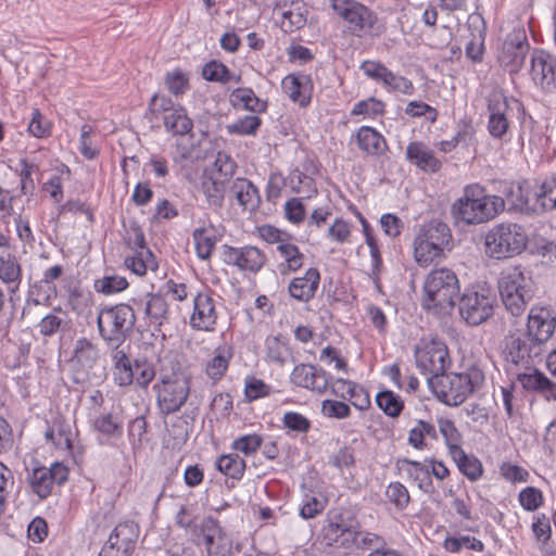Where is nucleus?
<instances>
[{
  "label": "nucleus",
  "mask_w": 556,
  "mask_h": 556,
  "mask_svg": "<svg viewBox=\"0 0 556 556\" xmlns=\"http://www.w3.org/2000/svg\"><path fill=\"white\" fill-rule=\"evenodd\" d=\"M376 403L387 416L392 418L399 417L404 408L402 399L390 390L379 392Z\"/></svg>",
  "instance_id": "ea45409f"
},
{
  "label": "nucleus",
  "mask_w": 556,
  "mask_h": 556,
  "mask_svg": "<svg viewBox=\"0 0 556 556\" xmlns=\"http://www.w3.org/2000/svg\"><path fill=\"white\" fill-rule=\"evenodd\" d=\"M332 10L348 24L349 31L358 35L376 23L375 13L356 0H330Z\"/></svg>",
  "instance_id": "f8f14e48"
},
{
  "label": "nucleus",
  "mask_w": 556,
  "mask_h": 556,
  "mask_svg": "<svg viewBox=\"0 0 556 556\" xmlns=\"http://www.w3.org/2000/svg\"><path fill=\"white\" fill-rule=\"evenodd\" d=\"M139 535V527L134 521L118 523L111 532L104 545L132 554Z\"/></svg>",
  "instance_id": "b1692460"
},
{
  "label": "nucleus",
  "mask_w": 556,
  "mask_h": 556,
  "mask_svg": "<svg viewBox=\"0 0 556 556\" xmlns=\"http://www.w3.org/2000/svg\"><path fill=\"white\" fill-rule=\"evenodd\" d=\"M153 389L161 413L169 415L185 405L190 393V379L184 375L164 376Z\"/></svg>",
  "instance_id": "1a4fd4ad"
},
{
  "label": "nucleus",
  "mask_w": 556,
  "mask_h": 556,
  "mask_svg": "<svg viewBox=\"0 0 556 556\" xmlns=\"http://www.w3.org/2000/svg\"><path fill=\"white\" fill-rule=\"evenodd\" d=\"M520 505L528 511L538 509L543 503L542 492L533 486H528L519 493Z\"/></svg>",
  "instance_id": "338daca9"
},
{
  "label": "nucleus",
  "mask_w": 556,
  "mask_h": 556,
  "mask_svg": "<svg viewBox=\"0 0 556 556\" xmlns=\"http://www.w3.org/2000/svg\"><path fill=\"white\" fill-rule=\"evenodd\" d=\"M277 251L285 263L279 265L281 275H288L299 270L304 263V254L300 252L299 248L291 243L289 240L283 244L277 245Z\"/></svg>",
  "instance_id": "473e14b6"
},
{
  "label": "nucleus",
  "mask_w": 556,
  "mask_h": 556,
  "mask_svg": "<svg viewBox=\"0 0 556 556\" xmlns=\"http://www.w3.org/2000/svg\"><path fill=\"white\" fill-rule=\"evenodd\" d=\"M422 307L435 315L451 313L460 292L459 280L456 274L441 267L431 270L424 282Z\"/></svg>",
  "instance_id": "7ed1b4c3"
},
{
  "label": "nucleus",
  "mask_w": 556,
  "mask_h": 556,
  "mask_svg": "<svg viewBox=\"0 0 556 556\" xmlns=\"http://www.w3.org/2000/svg\"><path fill=\"white\" fill-rule=\"evenodd\" d=\"M355 140L358 148L368 155L382 154L387 149L384 138L369 126H362L355 135Z\"/></svg>",
  "instance_id": "c85d7f7f"
},
{
  "label": "nucleus",
  "mask_w": 556,
  "mask_h": 556,
  "mask_svg": "<svg viewBox=\"0 0 556 556\" xmlns=\"http://www.w3.org/2000/svg\"><path fill=\"white\" fill-rule=\"evenodd\" d=\"M529 43L521 30L509 33L498 49L497 61L509 74H517L523 66Z\"/></svg>",
  "instance_id": "ddd939ff"
},
{
  "label": "nucleus",
  "mask_w": 556,
  "mask_h": 556,
  "mask_svg": "<svg viewBox=\"0 0 556 556\" xmlns=\"http://www.w3.org/2000/svg\"><path fill=\"white\" fill-rule=\"evenodd\" d=\"M498 291L505 308L513 316H520L533 298V281L528 271L515 266L502 274Z\"/></svg>",
  "instance_id": "0eeeda50"
},
{
  "label": "nucleus",
  "mask_w": 556,
  "mask_h": 556,
  "mask_svg": "<svg viewBox=\"0 0 556 556\" xmlns=\"http://www.w3.org/2000/svg\"><path fill=\"white\" fill-rule=\"evenodd\" d=\"M230 358V348L218 346L215 350L214 357L206 365L207 376L215 381L219 380L228 369Z\"/></svg>",
  "instance_id": "4c0bfd02"
},
{
  "label": "nucleus",
  "mask_w": 556,
  "mask_h": 556,
  "mask_svg": "<svg viewBox=\"0 0 556 556\" xmlns=\"http://www.w3.org/2000/svg\"><path fill=\"white\" fill-rule=\"evenodd\" d=\"M247 464L237 453L224 454L216 459V468L225 476L240 480L245 471Z\"/></svg>",
  "instance_id": "f704fd0d"
},
{
  "label": "nucleus",
  "mask_w": 556,
  "mask_h": 556,
  "mask_svg": "<svg viewBox=\"0 0 556 556\" xmlns=\"http://www.w3.org/2000/svg\"><path fill=\"white\" fill-rule=\"evenodd\" d=\"M93 427L108 437H119L123 432L122 421L111 413L97 417Z\"/></svg>",
  "instance_id": "de8ad7c7"
},
{
  "label": "nucleus",
  "mask_w": 556,
  "mask_h": 556,
  "mask_svg": "<svg viewBox=\"0 0 556 556\" xmlns=\"http://www.w3.org/2000/svg\"><path fill=\"white\" fill-rule=\"evenodd\" d=\"M457 464L459 471L466 476L469 480H478L483 472L482 464L475 456H469L462 448L458 453L451 455Z\"/></svg>",
  "instance_id": "58836bf2"
},
{
  "label": "nucleus",
  "mask_w": 556,
  "mask_h": 556,
  "mask_svg": "<svg viewBox=\"0 0 556 556\" xmlns=\"http://www.w3.org/2000/svg\"><path fill=\"white\" fill-rule=\"evenodd\" d=\"M223 258L227 265L237 266L241 270L250 273H257L266 263V255L253 245L235 248L225 244Z\"/></svg>",
  "instance_id": "aec40b11"
},
{
  "label": "nucleus",
  "mask_w": 556,
  "mask_h": 556,
  "mask_svg": "<svg viewBox=\"0 0 556 556\" xmlns=\"http://www.w3.org/2000/svg\"><path fill=\"white\" fill-rule=\"evenodd\" d=\"M450 227L442 222L431 220L422 225L414 240V256L420 266H428L435 258L444 255V251L453 248Z\"/></svg>",
  "instance_id": "6e6552de"
},
{
  "label": "nucleus",
  "mask_w": 556,
  "mask_h": 556,
  "mask_svg": "<svg viewBox=\"0 0 556 556\" xmlns=\"http://www.w3.org/2000/svg\"><path fill=\"white\" fill-rule=\"evenodd\" d=\"M179 104H175L172 99L167 98L165 94L155 93L152 96L149 102V111L155 117L164 116L169 113L172 110L178 108Z\"/></svg>",
  "instance_id": "e2e57ef3"
},
{
  "label": "nucleus",
  "mask_w": 556,
  "mask_h": 556,
  "mask_svg": "<svg viewBox=\"0 0 556 556\" xmlns=\"http://www.w3.org/2000/svg\"><path fill=\"white\" fill-rule=\"evenodd\" d=\"M197 255L201 260H207L211 257L212 251L216 244V238L210 233L207 228H197L192 233Z\"/></svg>",
  "instance_id": "c03bdc74"
},
{
  "label": "nucleus",
  "mask_w": 556,
  "mask_h": 556,
  "mask_svg": "<svg viewBox=\"0 0 556 556\" xmlns=\"http://www.w3.org/2000/svg\"><path fill=\"white\" fill-rule=\"evenodd\" d=\"M128 287L126 278L117 275L104 276L94 281V289L106 295L124 291Z\"/></svg>",
  "instance_id": "49530a36"
},
{
  "label": "nucleus",
  "mask_w": 556,
  "mask_h": 556,
  "mask_svg": "<svg viewBox=\"0 0 556 556\" xmlns=\"http://www.w3.org/2000/svg\"><path fill=\"white\" fill-rule=\"evenodd\" d=\"M416 364L428 378L444 375L450 365L446 345L441 341H432L416 350Z\"/></svg>",
  "instance_id": "2eb2a0df"
},
{
  "label": "nucleus",
  "mask_w": 556,
  "mask_h": 556,
  "mask_svg": "<svg viewBox=\"0 0 556 556\" xmlns=\"http://www.w3.org/2000/svg\"><path fill=\"white\" fill-rule=\"evenodd\" d=\"M528 236L522 226L516 223L494 225L484 236L485 254L495 260L519 255L527 247Z\"/></svg>",
  "instance_id": "423d86ee"
},
{
  "label": "nucleus",
  "mask_w": 556,
  "mask_h": 556,
  "mask_svg": "<svg viewBox=\"0 0 556 556\" xmlns=\"http://www.w3.org/2000/svg\"><path fill=\"white\" fill-rule=\"evenodd\" d=\"M162 118L165 129L175 136H185L193 128L192 119L188 116L186 109L181 105L172 110Z\"/></svg>",
  "instance_id": "7c9ffc66"
},
{
  "label": "nucleus",
  "mask_w": 556,
  "mask_h": 556,
  "mask_svg": "<svg viewBox=\"0 0 556 556\" xmlns=\"http://www.w3.org/2000/svg\"><path fill=\"white\" fill-rule=\"evenodd\" d=\"M231 102L242 104L245 110L251 112H263L266 110V102L258 99L250 88H237L232 91Z\"/></svg>",
  "instance_id": "a19ab883"
},
{
  "label": "nucleus",
  "mask_w": 556,
  "mask_h": 556,
  "mask_svg": "<svg viewBox=\"0 0 556 556\" xmlns=\"http://www.w3.org/2000/svg\"><path fill=\"white\" fill-rule=\"evenodd\" d=\"M202 76L208 81L227 83L230 80V73L225 64L218 61L206 63L202 70Z\"/></svg>",
  "instance_id": "6e6d98bb"
},
{
  "label": "nucleus",
  "mask_w": 556,
  "mask_h": 556,
  "mask_svg": "<svg viewBox=\"0 0 556 556\" xmlns=\"http://www.w3.org/2000/svg\"><path fill=\"white\" fill-rule=\"evenodd\" d=\"M387 500L393 504L399 510H403L409 503V493L401 482H392L386 490Z\"/></svg>",
  "instance_id": "3c124183"
},
{
  "label": "nucleus",
  "mask_w": 556,
  "mask_h": 556,
  "mask_svg": "<svg viewBox=\"0 0 556 556\" xmlns=\"http://www.w3.org/2000/svg\"><path fill=\"white\" fill-rule=\"evenodd\" d=\"M326 545L342 548L345 554L355 551H376L386 545L382 536L365 530H356L354 519L348 513L330 510L321 529Z\"/></svg>",
  "instance_id": "f257e3e1"
},
{
  "label": "nucleus",
  "mask_w": 556,
  "mask_h": 556,
  "mask_svg": "<svg viewBox=\"0 0 556 556\" xmlns=\"http://www.w3.org/2000/svg\"><path fill=\"white\" fill-rule=\"evenodd\" d=\"M330 379L331 376L324 369L304 363L296 365L290 375V382L292 384L318 394L327 391Z\"/></svg>",
  "instance_id": "412c9836"
},
{
  "label": "nucleus",
  "mask_w": 556,
  "mask_h": 556,
  "mask_svg": "<svg viewBox=\"0 0 556 556\" xmlns=\"http://www.w3.org/2000/svg\"><path fill=\"white\" fill-rule=\"evenodd\" d=\"M202 192L205 195L208 207L219 210L225 199V182L212 176H205L201 182Z\"/></svg>",
  "instance_id": "72a5a7b5"
},
{
  "label": "nucleus",
  "mask_w": 556,
  "mask_h": 556,
  "mask_svg": "<svg viewBox=\"0 0 556 556\" xmlns=\"http://www.w3.org/2000/svg\"><path fill=\"white\" fill-rule=\"evenodd\" d=\"M28 131L36 138L48 137L51 132L50 122L37 109L33 111L31 119L28 124Z\"/></svg>",
  "instance_id": "680f3d73"
},
{
  "label": "nucleus",
  "mask_w": 556,
  "mask_h": 556,
  "mask_svg": "<svg viewBox=\"0 0 556 556\" xmlns=\"http://www.w3.org/2000/svg\"><path fill=\"white\" fill-rule=\"evenodd\" d=\"M63 275V266L54 265L43 271L42 278L40 281L35 282L30 286L29 293L34 294L36 288H47L45 291L46 296L49 298L51 293L55 292V286H52L54 280H58Z\"/></svg>",
  "instance_id": "864d4df0"
},
{
  "label": "nucleus",
  "mask_w": 556,
  "mask_h": 556,
  "mask_svg": "<svg viewBox=\"0 0 556 556\" xmlns=\"http://www.w3.org/2000/svg\"><path fill=\"white\" fill-rule=\"evenodd\" d=\"M504 210L505 200L502 197L486 194L478 185L467 186L464 195L452 205L454 217L468 225L486 223Z\"/></svg>",
  "instance_id": "f03ea898"
},
{
  "label": "nucleus",
  "mask_w": 556,
  "mask_h": 556,
  "mask_svg": "<svg viewBox=\"0 0 556 556\" xmlns=\"http://www.w3.org/2000/svg\"><path fill=\"white\" fill-rule=\"evenodd\" d=\"M518 380L527 390L541 392L548 400H556V383L534 369L530 374H518Z\"/></svg>",
  "instance_id": "c756f323"
},
{
  "label": "nucleus",
  "mask_w": 556,
  "mask_h": 556,
  "mask_svg": "<svg viewBox=\"0 0 556 556\" xmlns=\"http://www.w3.org/2000/svg\"><path fill=\"white\" fill-rule=\"evenodd\" d=\"M113 348L114 380L121 387L130 386L135 378V366L132 367L129 357L119 346Z\"/></svg>",
  "instance_id": "2f4dec72"
},
{
  "label": "nucleus",
  "mask_w": 556,
  "mask_h": 556,
  "mask_svg": "<svg viewBox=\"0 0 556 556\" xmlns=\"http://www.w3.org/2000/svg\"><path fill=\"white\" fill-rule=\"evenodd\" d=\"M21 266L14 257H0V278L7 283H15L14 291L21 281Z\"/></svg>",
  "instance_id": "09e8293b"
},
{
  "label": "nucleus",
  "mask_w": 556,
  "mask_h": 556,
  "mask_svg": "<svg viewBox=\"0 0 556 556\" xmlns=\"http://www.w3.org/2000/svg\"><path fill=\"white\" fill-rule=\"evenodd\" d=\"M306 14L307 11L299 4L295 8L283 11L280 22L281 29L285 33H293L303 28L307 22Z\"/></svg>",
  "instance_id": "79ce46f5"
},
{
  "label": "nucleus",
  "mask_w": 556,
  "mask_h": 556,
  "mask_svg": "<svg viewBox=\"0 0 556 556\" xmlns=\"http://www.w3.org/2000/svg\"><path fill=\"white\" fill-rule=\"evenodd\" d=\"M261 118L255 115H248L227 126L229 134L253 135L261 126Z\"/></svg>",
  "instance_id": "bf43d9fd"
},
{
  "label": "nucleus",
  "mask_w": 556,
  "mask_h": 556,
  "mask_svg": "<svg viewBox=\"0 0 556 556\" xmlns=\"http://www.w3.org/2000/svg\"><path fill=\"white\" fill-rule=\"evenodd\" d=\"M504 353L508 363L530 368L536 359L542 361L545 351L530 340L522 330H516L506 337Z\"/></svg>",
  "instance_id": "9b49d317"
},
{
  "label": "nucleus",
  "mask_w": 556,
  "mask_h": 556,
  "mask_svg": "<svg viewBox=\"0 0 556 556\" xmlns=\"http://www.w3.org/2000/svg\"><path fill=\"white\" fill-rule=\"evenodd\" d=\"M164 84L166 89L174 96L184 94L189 89V79L180 70L168 72L165 75Z\"/></svg>",
  "instance_id": "603ef678"
},
{
  "label": "nucleus",
  "mask_w": 556,
  "mask_h": 556,
  "mask_svg": "<svg viewBox=\"0 0 556 556\" xmlns=\"http://www.w3.org/2000/svg\"><path fill=\"white\" fill-rule=\"evenodd\" d=\"M438 427L441 435L444 439V442L447 446L448 453L451 455L458 453L462 450V433L456 428L454 421L448 418L440 417L438 418Z\"/></svg>",
  "instance_id": "e433bc0d"
},
{
  "label": "nucleus",
  "mask_w": 556,
  "mask_h": 556,
  "mask_svg": "<svg viewBox=\"0 0 556 556\" xmlns=\"http://www.w3.org/2000/svg\"><path fill=\"white\" fill-rule=\"evenodd\" d=\"M536 202L543 211L556 208V175L546 178L535 192Z\"/></svg>",
  "instance_id": "37998d69"
},
{
  "label": "nucleus",
  "mask_w": 556,
  "mask_h": 556,
  "mask_svg": "<svg viewBox=\"0 0 556 556\" xmlns=\"http://www.w3.org/2000/svg\"><path fill=\"white\" fill-rule=\"evenodd\" d=\"M530 75L533 83L546 93H556V56L543 50L531 56Z\"/></svg>",
  "instance_id": "6ab92c4d"
},
{
  "label": "nucleus",
  "mask_w": 556,
  "mask_h": 556,
  "mask_svg": "<svg viewBox=\"0 0 556 556\" xmlns=\"http://www.w3.org/2000/svg\"><path fill=\"white\" fill-rule=\"evenodd\" d=\"M346 399L355 408L359 410H366L370 407V397L368 391L356 382L354 384H350Z\"/></svg>",
  "instance_id": "052dcab7"
},
{
  "label": "nucleus",
  "mask_w": 556,
  "mask_h": 556,
  "mask_svg": "<svg viewBox=\"0 0 556 556\" xmlns=\"http://www.w3.org/2000/svg\"><path fill=\"white\" fill-rule=\"evenodd\" d=\"M126 244L136 252H146L148 257H152V252L146 247V238L141 227L136 223L129 225L127 236L125 237Z\"/></svg>",
  "instance_id": "5fc2aeb1"
},
{
  "label": "nucleus",
  "mask_w": 556,
  "mask_h": 556,
  "mask_svg": "<svg viewBox=\"0 0 556 556\" xmlns=\"http://www.w3.org/2000/svg\"><path fill=\"white\" fill-rule=\"evenodd\" d=\"M406 159L426 173H437L442 163L435 157L433 150L421 141L410 142L406 148Z\"/></svg>",
  "instance_id": "393cba45"
},
{
  "label": "nucleus",
  "mask_w": 556,
  "mask_h": 556,
  "mask_svg": "<svg viewBox=\"0 0 556 556\" xmlns=\"http://www.w3.org/2000/svg\"><path fill=\"white\" fill-rule=\"evenodd\" d=\"M508 100L501 91L489 97L488 111L490 113L488 130L493 138L501 139L508 131L509 123L506 116Z\"/></svg>",
  "instance_id": "4be33fe9"
},
{
  "label": "nucleus",
  "mask_w": 556,
  "mask_h": 556,
  "mask_svg": "<svg viewBox=\"0 0 556 556\" xmlns=\"http://www.w3.org/2000/svg\"><path fill=\"white\" fill-rule=\"evenodd\" d=\"M100 358V351L96 343L87 338L76 340L72 364L73 380L76 383H85L91 380V369L96 366Z\"/></svg>",
  "instance_id": "dca6fc26"
},
{
  "label": "nucleus",
  "mask_w": 556,
  "mask_h": 556,
  "mask_svg": "<svg viewBox=\"0 0 556 556\" xmlns=\"http://www.w3.org/2000/svg\"><path fill=\"white\" fill-rule=\"evenodd\" d=\"M238 203L247 211L254 212L258 208L261 198L257 188L245 178H237L231 185Z\"/></svg>",
  "instance_id": "cd10ccee"
},
{
  "label": "nucleus",
  "mask_w": 556,
  "mask_h": 556,
  "mask_svg": "<svg viewBox=\"0 0 556 556\" xmlns=\"http://www.w3.org/2000/svg\"><path fill=\"white\" fill-rule=\"evenodd\" d=\"M70 470L62 463H53L51 467L39 466L28 473L27 480L31 491L40 498H47L54 484L62 485L68 480Z\"/></svg>",
  "instance_id": "4468645a"
},
{
  "label": "nucleus",
  "mask_w": 556,
  "mask_h": 556,
  "mask_svg": "<svg viewBox=\"0 0 556 556\" xmlns=\"http://www.w3.org/2000/svg\"><path fill=\"white\" fill-rule=\"evenodd\" d=\"M289 354L290 352L288 345L278 338H273L270 341H268L267 356L271 362L282 366L287 362Z\"/></svg>",
  "instance_id": "774afa93"
},
{
  "label": "nucleus",
  "mask_w": 556,
  "mask_h": 556,
  "mask_svg": "<svg viewBox=\"0 0 556 556\" xmlns=\"http://www.w3.org/2000/svg\"><path fill=\"white\" fill-rule=\"evenodd\" d=\"M214 168L219 175L218 179L224 180V182H226L236 173L237 164L229 154L219 151L217 152L216 159L214 161Z\"/></svg>",
  "instance_id": "13d9d810"
},
{
  "label": "nucleus",
  "mask_w": 556,
  "mask_h": 556,
  "mask_svg": "<svg viewBox=\"0 0 556 556\" xmlns=\"http://www.w3.org/2000/svg\"><path fill=\"white\" fill-rule=\"evenodd\" d=\"M321 413L329 418L343 419L351 414L350 406L341 401L325 400L321 403Z\"/></svg>",
  "instance_id": "69168bd1"
},
{
  "label": "nucleus",
  "mask_w": 556,
  "mask_h": 556,
  "mask_svg": "<svg viewBox=\"0 0 556 556\" xmlns=\"http://www.w3.org/2000/svg\"><path fill=\"white\" fill-rule=\"evenodd\" d=\"M218 314L216 303L211 290L198 292L193 299V312L190 316V326L194 330L212 332L216 328Z\"/></svg>",
  "instance_id": "a211bd4d"
},
{
  "label": "nucleus",
  "mask_w": 556,
  "mask_h": 556,
  "mask_svg": "<svg viewBox=\"0 0 556 556\" xmlns=\"http://www.w3.org/2000/svg\"><path fill=\"white\" fill-rule=\"evenodd\" d=\"M263 444V438L257 434H245L233 440L231 448L236 452H240L245 456L253 455L256 453Z\"/></svg>",
  "instance_id": "8fccbe9b"
},
{
  "label": "nucleus",
  "mask_w": 556,
  "mask_h": 556,
  "mask_svg": "<svg viewBox=\"0 0 556 556\" xmlns=\"http://www.w3.org/2000/svg\"><path fill=\"white\" fill-rule=\"evenodd\" d=\"M427 379L430 389L439 401L448 406H458L483 386L484 374L480 368L471 366L465 372L444 374L437 378Z\"/></svg>",
  "instance_id": "20e7f679"
},
{
  "label": "nucleus",
  "mask_w": 556,
  "mask_h": 556,
  "mask_svg": "<svg viewBox=\"0 0 556 556\" xmlns=\"http://www.w3.org/2000/svg\"><path fill=\"white\" fill-rule=\"evenodd\" d=\"M134 303L143 304V319L149 327L161 330V327L169 319L168 303L165 298L159 293H148L143 300H132Z\"/></svg>",
  "instance_id": "5701e85b"
},
{
  "label": "nucleus",
  "mask_w": 556,
  "mask_h": 556,
  "mask_svg": "<svg viewBox=\"0 0 556 556\" xmlns=\"http://www.w3.org/2000/svg\"><path fill=\"white\" fill-rule=\"evenodd\" d=\"M556 329V316L546 307H532L528 314L526 329L522 330L540 348L546 351V344Z\"/></svg>",
  "instance_id": "f3484780"
},
{
  "label": "nucleus",
  "mask_w": 556,
  "mask_h": 556,
  "mask_svg": "<svg viewBox=\"0 0 556 556\" xmlns=\"http://www.w3.org/2000/svg\"><path fill=\"white\" fill-rule=\"evenodd\" d=\"M137 317L134 307L118 303L99 309L97 326L99 336L110 346H119L132 333Z\"/></svg>",
  "instance_id": "39448f33"
},
{
  "label": "nucleus",
  "mask_w": 556,
  "mask_h": 556,
  "mask_svg": "<svg viewBox=\"0 0 556 556\" xmlns=\"http://www.w3.org/2000/svg\"><path fill=\"white\" fill-rule=\"evenodd\" d=\"M218 520L212 516L204 517L200 523L194 521L193 526L190 528V533L193 536V543L195 545H200L201 540L204 539L208 532H213L216 530Z\"/></svg>",
  "instance_id": "0e129e2a"
},
{
  "label": "nucleus",
  "mask_w": 556,
  "mask_h": 556,
  "mask_svg": "<svg viewBox=\"0 0 556 556\" xmlns=\"http://www.w3.org/2000/svg\"><path fill=\"white\" fill-rule=\"evenodd\" d=\"M320 281L317 268L311 267L303 277H295L289 283L288 290L291 298L300 302H308L315 296Z\"/></svg>",
  "instance_id": "a878e982"
},
{
  "label": "nucleus",
  "mask_w": 556,
  "mask_h": 556,
  "mask_svg": "<svg viewBox=\"0 0 556 556\" xmlns=\"http://www.w3.org/2000/svg\"><path fill=\"white\" fill-rule=\"evenodd\" d=\"M403 464L409 466L406 470L409 478L418 481V486L425 492H429L432 489V481L429 469L420 462L412 460L408 458L402 459Z\"/></svg>",
  "instance_id": "a18cd8bd"
},
{
  "label": "nucleus",
  "mask_w": 556,
  "mask_h": 556,
  "mask_svg": "<svg viewBox=\"0 0 556 556\" xmlns=\"http://www.w3.org/2000/svg\"><path fill=\"white\" fill-rule=\"evenodd\" d=\"M282 425L296 433H307L312 427L311 420L296 412H287L282 417Z\"/></svg>",
  "instance_id": "4d7b16f0"
},
{
  "label": "nucleus",
  "mask_w": 556,
  "mask_h": 556,
  "mask_svg": "<svg viewBox=\"0 0 556 556\" xmlns=\"http://www.w3.org/2000/svg\"><path fill=\"white\" fill-rule=\"evenodd\" d=\"M426 438L432 440L438 439L435 427L429 421L418 419L415 426L408 432L407 442L416 450H424L427 447L425 442Z\"/></svg>",
  "instance_id": "c9c22d12"
},
{
  "label": "nucleus",
  "mask_w": 556,
  "mask_h": 556,
  "mask_svg": "<svg viewBox=\"0 0 556 556\" xmlns=\"http://www.w3.org/2000/svg\"><path fill=\"white\" fill-rule=\"evenodd\" d=\"M282 90L294 102L305 106L311 100L312 81L306 75H288L282 79Z\"/></svg>",
  "instance_id": "bb28decb"
},
{
  "label": "nucleus",
  "mask_w": 556,
  "mask_h": 556,
  "mask_svg": "<svg viewBox=\"0 0 556 556\" xmlns=\"http://www.w3.org/2000/svg\"><path fill=\"white\" fill-rule=\"evenodd\" d=\"M494 296L488 289H467L459 298L458 308L463 319L478 326L493 315Z\"/></svg>",
  "instance_id": "9d476101"
}]
</instances>
